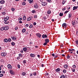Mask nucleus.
Returning a JSON list of instances; mask_svg holds the SVG:
<instances>
[{
	"label": "nucleus",
	"mask_w": 78,
	"mask_h": 78,
	"mask_svg": "<svg viewBox=\"0 0 78 78\" xmlns=\"http://www.w3.org/2000/svg\"><path fill=\"white\" fill-rule=\"evenodd\" d=\"M23 19L24 20H25L26 19V16H23Z\"/></svg>",
	"instance_id": "27"
},
{
	"label": "nucleus",
	"mask_w": 78,
	"mask_h": 78,
	"mask_svg": "<svg viewBox=\"0 0 78 78\" xmlns=\"http://www.w3.org/2000/svg\"><path fill=\"white\" fill-rule=\"evenodd\" d=\"M4 23L5 24H8V23H9V21H5V22H4Z\"/></svg>",
	"instance_id": "23"
},
{
	"label": "nucleus",
	"mask_w": 78,
	"mask_h": 78,
	"mask_svg": "<svg viewBox=\"0 0 78 78\" xmlns=\"http://www.w3.org/2000/svg\"><path fill=\"white\" fill-rule=\"evenodd\" d=\"M1 55L2 56H6V53L5 52L2 53L1 54Z\"/></svg>",
	"instance_id": "1"
},
{
	"label": "nucleus",
	"mask_w": 78,
	"mask_h": 78,
	"mask_svg": "<svg viewBox=\"0 0 78 78\" xmlns=\"http://www.w3.org/2000/svg\"><path fill=\"white\" fill-rule=\"evenodd\" d=\"M33 24L34 25H36V23L34 22V23Z\"/></svg>",
	"instance_id": "63"
},
{
	"label": "nucleus",
	"mask_w": 78,
	"mask_h": 78,
	"mask_svg": "<svg viewBox=\"0 0 78 78\" xmlns=\"http://www.w3.org/2000/svg\"><path fill=\"white\" fill-rule=\"evenodd\" d=\"M71 16H72V14L71 13H69L68 15V17L69 18H71Z\"/></svg>",
	"instance_id": "14"
},
{
	"label": "nucleus",
	"mask_w": 78,
	"mask_h": 78,
	"mask_svg": "<svg viewBox=\"0 0 78 78\" xmlns=\"http://www.w3.org/2000/svg\"><path fill=\"white\" fill-rule=\"evenodd\" d=\"M70 58V56H69V55H68L67 57V59H69Z\"/></svg>",
	"instance_id": "45"
},
{
	"label": "nucleus",
	"mask_w": 78,
	"mask_h": 78,
	"mask_svg": "<svg viewBox=\"0 0 78 78\" xmlns=\"http://www.w3.org/2000/svg\"><path fill=\"white\" fill-rule=\"evenodd\" d=\"M36 36H37L39 38H41V34H40V33H38V34H36Z\"/></svg>",
	"instance_id": "2"
},
{
	"label": "nucleus",
	"mask_w": 78,
	"mask_h": 78,
	"mask_svg": "<svg viewBox=\"0 0 78 78\" xmlns=\"http://www.w3.org/2000/svg\"><path fill=\"white\" fill-rule=\"evenodd\" d=\"M52 56H55V54H52Z\"/></svg>",
	"instance_id": "64"
},
{
	"label": "nucleus",
	"mask_w": 78,
	"mask_h": 78,
	"mask_svg": "<svg viewBox=\"0 0 78 78\" xmlns=\"http://www.w3.org/2000/svg\"><path fill=\"white\" fill-rule=\"evenodd\" d=\"M32 13H35V10H33L32 11Z\"/></svg>",
	"instance_id": "53"
},
{
	"label": "nucleus",
	"mask_w": 78,
	"mask_h": 78,
	"mask_svg": "<svg viewBox=\"0 0 78 78\" xmlns=\"http://www.w3.org/2000/svg\"><path fill=\"white\" fill-rule=\"evenodd\" d=\"M73 67H74V68H76V66H75V65H73Z\"/></svg>",
	"instance_id": "56"
},
{
	"label": "nucleus",
	"mask_w": 78,
	"mask_h": 78,
	"mask_svg": "<svg viewBox=\"0 0 78 78\" xmlns=\"http://www.w3.org/2000/svg\"><path fill=\"white\" fill-rule=\"evenodd\" d=\"M9 29V27L8 26H6L5 27H4V29L5 30H8Z\"/></svg>",
	"instance_id": "10"
},
{
	"label": "nucleus",
	"mask_w": 78,
	"mask_h": 78,
	"mask_svg": "<svg viewBox=\"0 0 78 78\" xmlns=\"http://www.w3.org/2000/svg\"><path fill=\"white\" fill-rule=\"evenodd\" d=\"M4 41L5 42H8V39H5L4 40Z\"/></svg>",
	"instance_id": "24"
},
{
	"label": "nucleus",
	"mask_w": 78,
	"mask_h": 78,
	"mask_svg": "<svg viewBox=\"0 0 78 78\" xmlns=\"http://www.w3.org/2000/svg\"><path fill=\"white\" fill-rule=\"evenodd\" d=\"M73 25H75V21H72Z\"/></svg>",
	"instance_id": "36"
},
{
	"label": "nucleus",
	"mask_w": 78,
	"mask_h": 78,
	"mask_svg": "<svg viewBox=\"0 0 78 78\" xmlns=\"http://www.w3.org/2000/svg\"><path fill=\"white\" fill-rule=\"evenodd\" d=\"M22 5H26V3L24 2H22Z\"/></svg>",
	"instance_id": "20"
},
{
	"label": "nucleus",
	"mask_w": 78,
	"mask_h": 78,
	"mask_svg": "<svg viewBox=\"0 0 78 78\" xmlns=\"http://www.w3.org/2000/svg\"><path fill=\"white\" fill-rule=\"evenodd\" d=\"M60 71V69L58 68L55 70V72H58Z\"/></svg>",
	"instance_id": "16"
},
{
	"label": "nucleus",
	"mask_w": 78,
	"mask_h": 78,
	"mask_svg": "<svg viewBox=\"0 0 78 78\" xmlns=\"http://www.w3.org/2000/svg\"><path fill=\"white\" fill-rule=\"evenodd\" d=\"M45 41L46 42H47V43H48L49 42V40L48 39H45Z\"/></svg>",
	"instance_id": "13"
},
{
	"label": "nucleus",
	"mask_w": 78,
	"mask_h": 78,
	"mask_svg": "<svg viewBox=\"0 0 78 78\" xmlns=\"http://www.w3.org/2000/svg\"><path fill=\"white\" fill-rule=\"evenodd\" d=\"M23 64H26V60H23Z\"/></svg>",
	"instance_id": "33"
},
{
	"label": "nucleus",
	"mask_w": 78,
	"mask_h": 78,
	"mask_svg": "<svg viewBox=\"0 0 78 78\" xmlns=\"http://www.w3.org/2000/svg\"><path fill=\"white\" fill-rule=\"evenodd\" d=\"M41 4L43 6H45V5H47V3L45 2H42L41 3Z\"/></svg>",
	"instance_id": "3"
},
{
	"label": "nucleus",
	"mask_w": 78,
	"mask_h": 78,
	"mask_svg": "<svg viewBox=\"0 0 78 78\" xmlns=\"http://www.w3.org/2000/svg\"><path fill=\"white\" fill-rule=\"evenodd\" d=\"M60 78H64V75H62L61 76Z\"/></svg>",
	"instance_id": "26"
},
{
	"label": "nucleus",
	"mask_w": 78,
	"mask_h": 78,
	"mask_svg": "<svg viewBox=\"0 0 78 78\" xmlns=\"http://www.w3.org/2000/svg\"><path fill=\"white\" fill-rule=\"evenodd\" d=\"M11 44L13 46H14V45H15V43H14V42H12L11 43Z\"/></svg>",
	"instance_id": "31"
},
{
	"label": "nucleus",
	"mask_w": 78,
	"mask_h": 78,
	"mask_svg": "<svg viewBox=\"0 0 78 78\" xmlns=\"http://www.w3.org/2000/svg\"><path fill=\"white\" fill-rule=\"evenodd\" d=\"M22 74L23 76H25L26 75V73L25 72H23Z\"/></svg>",
	"instance_id": "21"
},
{
	"label": "nucleus",
	"mask_w": 78,
	"mask_h": 78,
	"mask_svg": "<svg viewBox=\"0 0 78 78\" xmlns=\"http://www.w3.org/2000/svg\"><path fill=\"white\" fill-rule=\"evenodd\" d=\"M63 72V73H66V69L64 70Z\"/></svg>",
	"instance_id": "49"
},
{
	"label": "nucleus",
	"mask_w": 78,
	"mask_h": 78,
	"mask_svg": "<svg viewBox=\"0 0 78 78\" xmlns=\"http://www.w3.org/2000/svg\"><path fill=\"white\" fill-rule=\"evenodd\" d=\"M33 27V25H30V26H29V28H32V27Z\"/></svg>",
	"instance_id": "34"
},
{
	"label": "nucleus",
	"mask_w": 78,
	"mask_h": 78,
	"mask_svg": "<svg viewBox=\"0 0 78 78\" xmlns=\"http://www.w3.org/2000/svg\"><path fill=\"white\" fill-rule=\"evenodd\" d=\"M19 23H22V21H20L19 22Z\"/></svg>",
	"instance_id": "61"
},
{
	"label": "nucleus",
	"mask_w": 78,
	"mask_h": 78,
	"mask_svg": "<svg viewBox=\"0 0 78 78\" xmlns=\"http://www.w3.org/2000/svg\"><path fill=\"white\" fill-rule=\"evenodd\" d=\"M19 56L20 57H21V58H22V57H23V55H22L21 54H19Z\"/></svg>",
	"instance_id": "25"
},
{
	"label": "nucleus",
	"mask_w": 78,
	"mask_h": 78,
	"mask_svg": "<svg viewBox=\"0 0 78 78\" xmlns=\"http://www.w3.org/2000/svg\"><path fill=\"white\" fill-rule=\"evenodd\" d=\"M17 66H18V68H19V69L20 68V65H18Z\"/></svg>",
	"instance_id": "59"
},
{
	"label": "nucleus",
	"mask_w": 78,
	"mask_h": 78,
	"mask_svg": "<svg viewBox=\"0 0 78 78\" xmlns=\"http://www.w3.org/2000/svg\"><path fill=\"white\" fill-rule=\"evenodd\" d=\"M69 11H67L65 12H64V14H67V12H69Z\"/></svg>",
	"instance_id": "43"
},
{
	"label": "nucleus",
	"mask_w": 78,
	"mask_h": 78,
	"mask_svg": "<svg viewBox=\"0 0 78 78\" xmlns=\"http://www.w3.org/2000/svg\"><path fill=\"white\" fill-rule=\"evenodd\" d=\"M11 9L12 11H14V10H15V9H14V8H12Z\"/></svg>",
	"instance_id": "41"
},
{
	"label": "nucleus",
	"mask_w": 78,
	"mask_h": 78,
	"mask_svg": "<svg viewBox=\"0 0 78 78\" xmlns=\"http://www.w3.org/2000/svg\"><path fill=\"white\" fill-rule=\"evenodd\" d=\"M23 50L24 51H27V49L26 48H23Z\"/></svg>",
	"instance_id": "22"
},
{
	"label": "nucleus",
	"mask_w": 78,
	"mask_h": 78,
	"mask_svg": "<svg viewBox=\"0 0 78 78\" xmlns=\"http://www.w3.org/2000/svg\"><path fill=\"white\" fill-rule=\"evenodd\" d=\"M5 18H6L7 20H8L9 19V17L7 16Z\"/></svg>",
	"instance_id": "57"
},
{
	"label": "nucleus",
	"mask_w": 78,
	"mask_h": 78,
	"mask_svg": "<svg viewBox=\"0 0 78 78\" xmlns=\"http://www.w3.org/2000/svg\"><path fill=\"white\" fill-rule=\"evenodd\" d=\"M25 31H26V29H23L22 30V32L23 33H25Z\"/></svg>",
	"instance_id": "17"
},
{
	"label": "nucleus",
	"mask_w": 78,
	"mask_h": 78,
	"mask_svg": "<svg viewBox=\"0 0 78 78\" xmlns=\"http://www.w3.org/2000/svg\"><path fill=\"white\" fill-rule=\"evenodd\" d=\"M66 8H63L62 9V11H64V10H66Z\"/></svg>",
	"instance_id": "52"
},
{
	"label": "nucleus",
	"mask_w": 78,
	"mask_h": 78,
	"mask_svg": "<svg viewBox=\"0 0 78 78\" xmlns=\"http://www.w3.org/2000/svg\"><path fill=\"white\" fill-rule=\"evenodd\" d=\"M8 41L9 42H11V38H9Z\"/></svg>",
	"instance_id": "35"
},
{
	"label": "nucleus",
	"mask_w": 78,
	"mask_h": 78,
	"mask_svg": "<svg viewBox=\"0 0 78 78\" xmlns=\"http://www.w3.org/2000/svg\"><path fill=\"white\" fill-rule=\"evenodd\" d=\"M18 28V27H16L15 28V30H17Z\"/></svg>",
	"instance_id": "62"
},
{
	"label": "nucleus",
	"mask_w": 78,
	"mask_h": 78,
	"mask_svg": "<svg viewBox=\"0 0 78 78\" xmlns=\"http://www.w3.org/2000/svg\"><path fill=\"white\" fill-rule=\"evenodd\" d=\"M0 3L1 4H3V3H5V2L3 0H1L0 1Z\"/></svg>",
	"instance_id": "7"
},
{
	"label": "nucleus",
	"mask_w": 78,
	"mask_h": 78,
	"mask_svg": "<svg viewBox=\"0 0 78 78\" xmlns=\"http://www.w3.org/2000/svg\"><path fill=\"white\" fill-rule=\"evenodd\" d=\"M78 8V6H74L73 7V11L75 10V9H77V8Z\"/></svg>",
	"instance_id": "6"
},
{
	"label": "nucleus",
	"mask_w": 78,
	"mask_h": 78,
	"mask_svg": "<svg viewBox=\"0 0 78 78\" xmlns=\"http://www.w3.org/2000/svg\"><path fill=\"white\" fill-rule=\"evenodd\" d=\"M64 67L65 68H66V69H67V68L68 67V66H67V65H65L64 66Z\"/></svg>",
	"instance_id": "19"
},
{
	"label": "nucleus",
	"mask_w": 78,
	"mask_h": 78,
	"mask_svg": "<svg viewBox=\"0 0 78 78\" xmlns=\"http://www.w3.org/2000/svg\"><path fill=\"white\" fill-rule=\"evenodd\" d=\"M0 30H1V31H3V30H5V27H3L1 28L0 29Z\"/></svg>",
	"instance_id": "15"
},
{
	"label": "nucleus",
	"mask_w": 78,
	"mask_h": 78,
	"mask_svg": "<svg viewBox=\"0 0 78 78\" xmlns=\"http://www.w3.org/2000/svg\"><path fill=\"white\" fill-rule=\"evenodd\" d=\"M42 37L44 38H45V37L46 38V37H47V35L46 34H43L42 36Z\"/></svg>",
	"instance_id": "5"
},
{
	"label": "nucleus",
	"mask_w": 78,
	"mask_h": 78,
	"mask_svg": "<svg viewBox=\"0 0 78 78\" xmlns=\"http://www.w3.org/2000/svg\"><path fill=\"white\" fill-rule=\"evenodd\" d=\"M8 67L9 69H11L12 68V66H11L9 64L8 65Z\"/></svg>",
	"instance_id": "9"
},
{
	"label": "nucleus",
	"mask_w": 78,
	"mask_h": 78,
	"mask_svg": "<svg viewBox=\"0 0 78 78\" xmlns=\"http://www.w3.org/2000/svg\"><path fill=\"white\" fill-rule=\"evenodd\" d=\"M30 56H31V57H32V58L34 57V55L33 54H30Z\"/></svg>",
	"instance_id": "18"
},
{
	"label": "nucleus",
	"mask_w": 78,
	"mask_h": 78,
	"mask_svg": "<svg viewBox=\"0 0 78 78\" xmlns=\"http://www.w3.org/2000/svg\"><path fill=\"white\" fill-rule=\"evenodd\" d=\"M47 1L48 2H49V3L51 2V0H48Z\"/></svg>",
	"instance_id": "55"
},
{
	"label": "nucleus",
	"mask_w": 78,
	"mask_h": 78,
	"mask_svg": "<svg viewBox=\"0 0 78 78\" xmlns=\"http://www.w3.org/2000/svg\"><path fill=\"white\" fill-rule=\"evenodd\" d=\"M47 13L48 14H50L51 13V12H50V10H48V12H47Z\"/></svg>",
	"instance_id": "32"
},
{
	"label": "nucleus",
	"mask_w": 78,
	"mask_h": 78,
	"mask_svg": "<svg viewBox=\"0 0 78 78\" xmlns=\"http://www.w3.org/2000/svg\"><path fill=\"white\" fill-rule=\"evenodd\" d=\"M34 7L35 8H38V5L36 4L34 5Z\"/></svg>",
	"instance_id": "11"
},
{
	"label": "nucleus",
	"mask_w": 78,
	"mask_h": 78,
	"mask_svg": "<svg viewBox=\"0 0 78 78\" xmlns=\"http://www.w3.org/2000/svg\"><path fill=\"white\" fill-rule=\"evenodd\" d=\"M2 73H5V71H3V70H2Z\"/></svg>",
	"instance_id": "44"
},
{
	"label": "nucleus",
	"mask_w": 78,
	"mask_h": 78,
	"mask_svg": "<svg viewBox=\"0 0 78 78\" xmlns=\"http://www.w3.org/2000/svg\"><path fill=\"white\" fill-rule=\"evenodd\" d=\"M33 2H34V1L33 0H32L31 1H29V3H33Z\"/></svg>",
	"instance_id": "29"
},
{
	"label": "nucleus",
	"mask_w": 78,
	"mask_h": 78,
	"mask_svg": "<svg viewBox=\"0 0 78 78\" xmlns=\"http://www.w3.org/2000/svg\"><path fill=\"white\" fill-rule=\"evenodd\" d=\"M33 75L34 76H36V73H33Z\"/></svg>",
	"instance_id": "46"
},
{
	"label": "nucleus",
	"mask_w": 78,
	"mask_h": 78,
	"mask_svg": "<svg viewBox=\"0 0 78 78\" xmlns=\"http://www.w3.org/2000/svg\"><path fill=\"white\" fill-rule=\"evenodd\" d=\"M44 19V20H46V19H47V18L46 17H45V16H44L43 17Z\"/></svg>",
	"instance_id": "50"
},
{
	"label": "nucleus",
	"mask_w": 78,
	"mask_h": 78,
	"mask_svg": "<svg viewBox=\"0 0 78 78\" xmlns=\"http://www.w3.org/2000/svg\"><path fill=\"white\" fill-rule=\"evenodd\" d=\"M22 20V18H19V20Z\"/></svg>",
	"instance_id": "47"
},
{
	"label": "nucleus",
	"mask_w": 78,
	"mask_h": 78,
	"mask_svg": "<svg viewBox=\"0 0 78 78\" xmlns=\"http://www.w3.org/2000/svg\"><path fill=\"white\" fill-rule=\"evenodd\" d=\"M59 16H63V13H60Z\"/></svg>",
	"instance_id": "30"
},
{
	"label": "nucleus",
	"mask_w": 78,
	"mask_h": 78,
	"mask_svg": "<svg viewBox=\"0 0 78 78\" xmlns=\"http://www.w3.org/2000/svg\"><path fill=\"white\" fill-rule=\"evenodd\" d=\"M45 76H48V73L47 72H46L45 73Z\"/></svg>",
	"instance_id": "28"
},
{
	"label": "nucleus",
	"mask_w": 78,
	"mask_h": 78,
	"mask_svg": "<svg viewBox=\"0 0 78 78\" xmlns=\"http://www.w3.org/2000/svg\"><path fill=\"white\" fill-rule=\"evenodd\" d=\"M17 59L18 60H19L20 59V57H18L17 58Z\"/></svg>",
	"instance_id": "51"
},
{
	"label": "nucleus",
	"mask_w": 78,
	"mask_h": 78,
	"mask_svg": "<svg viewBox=\"0 0 78 78\" xmlns=\"http://www.w3.org/2000/svg\"><path fill=\"white\" fill-rule=\"evenodd\" d=\"M3 76V74H0V77H2Z\"/></svg>",
	"instance_id": "39"
},
{
	"label": "nucleus",
	"mask_w": 78,
	"mask_h": 78,
	"mask_svg": "<svg viewBox=\"0 0 78 78\" xmlns=\"http://www.w3.org/2000/svg\"><path fill=\"white\" fill-rule=\"evenodd\" d=\"M67 78V75H65V76H64V78Z\"/></svg>",
	"instance_id": "54"
},
{
	"label": "nucleus",
	"mask_w": 78,
	"mask_h": 78,
	"mask_svg": "<svg viewBox=\"0 0 78 78\" xmlns=\"http://www.w3.org/2000/svg\"><path fill=\"white\" fill-rule=\"evenodd\" d=\"M47 44V42H45L43 44L44 45H46Z\"/></svg>",
	"instance_id": "38"
},
{
	"label": "nucleus",
	"mask_w": 78,
	"mask_h": 78,
	"mask_svg": "<svg viewBox=\"0 0 78 78\" xmlns=\"http://www.w3.org/2000/svg\"><path fill=\"white\" fill-rule=\"evenodd\" d=\"M10 73L12 75H14V71L12 70H11L10 71Z\"/></svg>",
	"instance_id": "12"
},
{
	"label": "nucleus",
	"mask_w": 78,
	"mask_h": 78,
	"mask_svg": "<svg viewBox=\"0 0 78 78\" xmlns=\"http://www.w3.org/2000/svg\"><path fill=\"white\" fill-rule=\"evenodd\" d=\"M62 27H67V24L66 23H64L62 24Z\"/></svg>",
	"instance_id": "4"
},
{
	"label": "nucleus",
	"mask_w": 78,
	"mask_h": 78,
	"mask_svg": "<svg viewBox=\"0 0 78 78\" xmlns=\"http://www.w3.org/2000/svg\"><path fill=\"white\" fill-rule=\"evenodd\" d=\"M69 51H72V49H69Z\"/></svg>",
	"instance_id": "58"
},
{
	"label": "nucleus",
	"mask_w": 78,
	"mask_h": 78,
	"mask_svg": "<svg viewBox=\"0 0 78 78\" xmlns=\"http://www.w3.org/2000/svg\"><path fill=\"white\" fill-rule=\"evenodd\" d=\"M2 14H3V15H5L6 13H5V12H2Z\"/></svg>",
	"instance_id": "42"
},
{
	"label": "nucleus",
	"mask_w": 78,
	"mask_h": 78,
	"mask_svg": "<svg viewBox=\"0 0 78 78\" xmlns=\"http://www.w3.org/2000/svg\"><path fill=\"white\" fill-rule=\"evenodd\" d=\"M72 72H75V69H72Z\"/></svg>",
	"instance_id": "40"
},
{
	"label": "nucleus",
	"mask_w": 78,
	"mask_h": 78,
	"mask_svg": "<svg viewBox=\"0 0 78 78\" xmlns=\"http://www.w3.org/2000/svg\"><path fill=\"white\" fill-rule=\"evenodd\" d=\"M32 17H30L29 18H28L27 19V21H30V20H31V19H32Z\"/></svg>",
	"instance_id": "8"
},
{
	"label": "nucleus",
	"mask_w": 78,
	"mask_h": 78,
	"mask_svg": "<svg viewBox=\"0 0 78 78\" xmlns=\"http://www.w3.org/2000/svg\"><path fill=\"white\" fill-rule=\"evenodd\" d=\"M76 44L77 45H78V40H76Z\"/></svg>",
	"instance_id": "48"
},
{
	"label": "nucleus",
	"mask_w": 78,
	"mask_h": 78,
	"mask_svg": "<svg viewBox=\"0 0 78 78\" xmlns=\"http://www.w3.org/2000/svg\"><path fill=\"white\" fill-rule=\"evenodd\" d=\"M25 27H28V24H27L26 25Z\"/></svg>",
	"instance_id": "60"
},
{
	"label": "nucleus",
	"mask_w": 78,
	"mask_h": 78,
	"mask_svg": "<svg viewBox=\"0 0 78 78\" xmlns=\"http://www.w3.org/2000/svg\"><path fill=\"white\" fill-rule=\"evenodd\" d=\"M7 20V19L6 18H4V21H7V20Z\"/></svg>",
	"instance_id": "37"
}]
</instances>
